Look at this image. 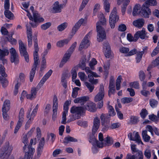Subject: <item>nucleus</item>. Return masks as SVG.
<instances>
[{
    "mask_svg": "<svg viewBox=\"0 0 159 159\" xmlns=\"http://www.w3.org/2000/svg\"><path fill=\"white\" fill-rule=\"evenodd\" d=\"M100 21L96 24L97 33V40L98 42L102 41L106 39V33L105 29L102 25H105L106 24V20L103 14H101L99 16Z\"/></svg>",
    "mask_w": 159,
    "mask_h": 159,
    "instance_id": "f257e3e1",
    "label": "nucleus"
},
{
    "mask_svg": "<svg viewBox=\"0 0 159 159\" xmlns=\"http://www.w3.org/2000/svg\"><path fill=\"white\" fill-rule=\"evenodd\" d=\"M52 72V71L51 70H49L42 78L37 87L32 88L31 90L30 94H28L26 95L27 99L32 100L36 97L37 91L42 86L44 83L50 76Z\"/></svg>",
    "mask_w": 159,
    "mask_h": 159,
    "instance_id": "f03ea898",
    "label": "nucleus"
},
{
    "mask_svg": "<svg viewBox=\"0 0 159 159\" xmlns=\"http://www.w3.org/2000/svg\"><path fill=\"white\" fill-rule=\"evenodd\" d=\"M100 121L98 117H95L93 120V125L92 129V133H90L88 134L89 137V142L92 144H96L98 147V145L99 144V142L95 138L94 135L97 130L98 129L100 125Z\"/></svg>",
    "mask_w": 159,
    "mask_h": 159,
    "instance_id": "7ed1b4c3",
    "label": "nucleus"
},
{
    "mask_svg": "<svg viewBox=\"0 0 159 159\" xmlns=\"http://www.w3.org/2000/svg\"><path fill=\"white\" fill-rule=\"evenodd\" d=\"M119 19V17L117 15L116 8L115 7L111 11L109 16V23L111 28H114L116 22Z\"/></svg>",
    "mask_w": 159,
    "mask_h": 159,
    "instance_id": "20e7f679",
    "label": "nucleus"
},
{
    "mask_svg": "<svg viewBox=\"0 0 159 159\" xmlns=\"http://www.w3.org/2000/svg\"><path fill=\"white\" fill-rule=\"evenodd\" d=\"M19 50L21 56L24 57L26 62H28L29 61V55L26 50V48L21 40L19 41Z\"/></svg>",
    "mask_w": 159,
    "mask_h": 159,
    "instance_id": "39448f33",
    "label": "nucleus"
},
{
    "mask_svg": "<svg viewBox=\"0 0 159 159\" xmlns=\"http://www.w3.org/2000/svg\"><path fill=\"white\" fill-rule=\"evenodd\" d=\"M33 20L30 22V24L33 28H36L42 22H43L44 19L43 18L41 17L39 14L36 12L33 13Z\"/></svg>",
    "mask_w": 159,
    "mask_h": 159,
    "instance_id": "423d86ee",
    "label": "nucleus"
},
{
    "mask_svg": "<svg viewBox=\"0 0 159 159\" xmlns=\"http://www.w3.org/2000/svg\"><path fill=\"white\" fill-rule=\"evenodd\" d=\"M34 63L33 65L37 66L38 61L39 60V55L38 52L39 51V48L38 44V41L37 36L34 38Z\"/></svg>",
    "mask_w": 159,
    "mask_h": 159,
    "instance_id": "0eeeda50",
    "label": "nucleus"
},
{
    "mask_svg": "<svg viewBox=\"0 0 159 159\" xmlns=\"http://www.w3.org/2000/svg\"><path fill=\"white\" fill-rule=\"evenodd\" d=\"M101 120V123L103 126V129L106 131L110 126V116L105 115L102 114L100 117Z\"/></svg>",
    "mask_w": 159,
    "mask_h": 159,
    "instance_id": "6e6552de",
    "label": "nucleus"
},
{
    "mask_svg": "<svg viewBox=\"0 0 159 159\" xmlns=\"http://www.w3.org/2000/svg\"><path fill=\"white\" fill-rule=\"evenodd\" d=\"M12 149V147L8 144L4 151H0V159H7L11 155Z\"/></svg>",
    "mask_w": 159,
    "mask_h": 159,
    "instance_id": "1a4fd4ad",
    "label": "nucleus"
},
{
    "mask_svg": "<svg viewBox=\"0 0 159 159\" xmlns=\"http://www.w3.org/2000/svg\"><path fill=\"white\" fill-rule=\"evenodd\" d=\"M92 31H90L84 37L81 43L79 50L81 51L84 48H86L89 45V39L92 34Z\"/></svg>",
    "mask_w": 159,
    "mask_h": 159,
    "instance_id": "9d476101",
    "label": "nucleus"
},
{
    "mask_svg": "<svg viewBox=\"0 0 159 159\" xmlns=\"http://www.w3.org/2000/svg\"><path fill=\"white\" fill-rule=\"evenodd\" d=\"M24 116V110L23 108H21L19 113V120L15 129V134H16L17 133L19 129L21 126L24 119L23 118Z\"/></svg>",
    "mask_w": 159,
    "mask_h": 159,
    "instance_id": "9b49d317",
    "label": "nucleus"
},
{
    "mask_svg": "<svg viewBox=\"0 0 159 159\" xmlns=\"http://www.w3.org/2000/svg\"><path fill=\"white\" fill-rule=\"evenodd\" d=\"M10 52L11 54V61L14 62L15 64H17L19 61L18 55L16 50L13 48L10 49Z\"/></svg>",
    "mask_w": 159,
    "mask_h": 159,
    "instance_id": "f8f14e48",
    "label": "nucleus"
},
{
    "mask_svg": "<svg viewBox=\"0 0 159 159\" xmlns=\"http://www.w3.org/2000/svg\"><path fill=\"white\" fill-rule=\"evenodd\" d=\"M113 143V141L111 138L109 136L104 139L102 142H99L98 145V147L99 148H102L104 147L112 145Z\"/></svg>",
    "mask_w": 159,
    "mask_h": 159,
    "instance_id": "ddd939ff",
    "label": "nucleus"
},
{
    "mask_svg": "<svg viewBox=\"0 0 159 159\" xmlns=\"http://www.w3.org/2000/svg\"><path fill=\"white\" fill-rule=\"evenodd\" d=\"M105 92L104 86L102 84H100L99 92L95 97V101L96 102L101 101L104 96Z\"/></svg>",
    "mask_w": 159,
    "mask_h": 159,
    "instance_id": "4468645a",
    "label": "nucleus"
},
{
    "mask_svg": "<svg viewBox=\"0 0 159 159\" xmlns=\"http://www.w3.org/2000/svg\"><path fill=\"white\" fill-rule=\"evenodd\" d=\"M140 11L141 16L145 18H148L149 15L151 13L150 9L148 6L144 5V4L142 5Z\"/></svg>",
    "mask_w": 159,
    "mask_h": 159,
    "instance_id": "2eb2a0df",
    "label": "nucleus"
},
{
    "mask_svg": "<svg viewBox=\"0 0 159 159\" xmlns=\"http://www.w3.org/2000/svg\"><path fill=\"white\" fill-rule=\"evenodd\" d=\"M134 38H136V40H138L140 38L141 39H143L148 38V36L147 35V33H146L145 29L143 28L142 30L137 32L134 34Z\"/></svg>",
    "mask_w": 159,
    "mask_h": 159,
    "instance_id": "dca6fc26",
    "label": "nucleus"
},
{
    "mask_svg": "<svg viewBox=\"0 0 159 159\" xmlns=\"http://www.w3.org/2000/svg\"><path fill=\"white\" fill-rule=\"evenodd\" d=\"M143 51H137L136 53V62L137 63L141 61L143 55V54H146L147 53V48L144 47L143 49Z\"/></svg>",
    "mask_w": 159,
    "mask_h": 159,
    "instance_id": "f3484780",
    "label": "nucleus"
},
{
    "mask_svg": "<svg viewBox=\"0 0 159 159\" xmlns=\"http://www.w3.org/2000/svg\"><path fill=\"white\" fill-rule=\"evenodd\" d=\"M117 4L120 5L122 2H124L122 7L121 12L123 15H124L126 10V7L130 2V0H117Z\"/></svg>",
    "mask_w": 159,
    "mask_h": 159,
    "instance_id": "a211bd4d",
    "label": "nucleus"
},
{
    "mask_svg": "<svg viewBox=\"0 0 159 159\" xmlns=\"http://www.w3.org/2000/svg\"><path fill=\"white\" fill-rule=\"evenodd\" d=\"M53 6V12L54 13H57L61 12V9L65 5L63 4L59 5V2L57 1L54 3Z\"/></svg>",
    "mask_w": 159,
    "mask_h": 159,
    "instance_id": "6ab92c4d",
    "label": "nucleus"
},
{
    "mask_svg": "<svg viewBox=\"0 0 159 159\" xmlns=\"http://www.w3.org/2000/svg\"><path fill=\"white\" fill-rule=\"evenodd\" d=\"M89 99L88 96H83L75 98L74 102L75 103H80L81 105H84Z\"/></svg>",
    "mask_w": 159,
    "mask_h": 159,
    "instance_id": "aec40b11",
    "label": "nucleus"
},
{
    "mask_svg": "<svg viewBox=\"0 0 159 159\" xmlns=\"http://www.w3.org/2000/svg\"><path fill=\"white\" fill-rule=\"evenodd\" d=\"M84 111V108L83 107L76 106L72 107L70 109V111L72 113L80 114L83 113Z\"/></svg>",
    "mask_w": 159,
    "mask_h": 159,
    "instance_id": "412c9836",
    "label": "nucleus"
},
{
    "mask_svg": "<svg viewBox=\"0 0 159 159\" xmlns=\"http://www.w3.org/2000/svg\"><path fill=\"white\" fill-rule=\"evenodd\" d=\"M33 140L32 139L30 140V145L28 146V151L26 152V154H29L28 158L29 159H31L32 158L33 153L34 152L35 149L34 148L31 147V146L33 144Z\"/></svg>",
    "mask_w": 159,
    "mask_h": 159,
    "instance_id": "4be33fe9",
    "label": "nucleus"
},
{
    "mask_svg": "<svg viewBox=\"0 0 159 159\" xmlns=\"http://www.w3.org/2000/svg\"><path fill=\"white\" fill-rule=\"evenodd\" d=\"M83 107L84 108V111L87 110L90 111L94 112L96 110V104L93 102L88 103L86 106Z\"/></svg>",
    "mask_w": 159,
    "mask_h": 159,
    "instance_id": "5701e85b",
    "label": "nucleus"
},
{
    "mask_svg": "<svg viewBox=\"0 0 159 159\" xmlns=\"http://www.w3.org/2000/svg\"><path fill=\"white\" fill-rule=\"evenodd\" d=\"M144 20L142 18H140L133 22V25L136 27L141 28L144 25Z\"/></svg>",
    "mask_w": 159,
    "mask_h": 159,
    "instance_id": "b1692460",
    "label": "nucleus"
},
{
    "mask_svg": "<svg viewBox=\"0 0 159 159\" xmlns=\"http://www.w3.org/2000/svg\"><path fill=\"white\" fill-rule=\"evenodd\" d=\"M71 54L67 52L65 54L59 65L60 67H62L65 63L69 59Z\"/></svg>",
    "mask_w": 159,
    "mask_h": 159,
    "instance_id": "393cba45",
    "label": "nucleus"
},
{
    "mask_svg": "<svg viewBox=\"0 0 159 159\" xmlns=\"http://www.w3.org/2000/svg\"><path fill=\"white\" fill-rule=\"evenodd\" d=\"M77 141L78 140L70 136H68L64 138L63 143L65 144L66 145L70 142H77Z\"/></svg>",
    "mask_w": 159,
    "mask_h": 159,
    "instance_id": "a878e982",
    "label": "nucleus"
},
{
    "mask_svg": "<svg viewBox=\"0 0 159 159\" xmlns=\"http://www.w3.org/2000/svg\"><path fill=\"white\" fill-rule=\"evenodd\" d=\"M140 5L139 4H137L135 5L133 10L132 14L133 16L137 15L140 12Z\"/></svg>",
    "mask_w": 159,
    "mask_h": 159,
    "instance_id": "bb28decb",
    "label": "nucleus"
},
{
    "mask_svg": "<svg viewBox=\"0 0 159 159\" xmlns=\"http://www.w3.org/2000/svg\"><path fill=\"white\" fill-rule=\"evenodd\" d=\"M37 66H35L33 65L32 66V68L30 71V82H32L33 80L34 75L35 73V70Z\"/></svg>",
    "mask_w": 159,
    "mask_h": 159,
    "instance_id": "cd10ccee",
    "label": "nucleus"
},
{
    "mask_svg": "<svg viewBox=\"0 0 159 159\" xmlns=\"http://www.w3.org/2000/svg\"><path fill=\"white\" fill-rule=\"evenodd\" d=\"M10 108V102L9 100H6L3 105L2 109H4V110H6L7 111H8Z\"/></svg>",
    "mask_w": 159,
    "mask_h": 159,
    "instance_id": "c85d7f7f",
    "label": "nucleus"
},
{
    "mask_svg": "<svg viewBox=\"0 0 159 159\" xmlns=\"http://www.w3.org/2000/svg\"><path fill=\"white\" fill-rule=\"evenodd\" d=\"M142 135L144 141L146 142L149 141L150 139V137L148 135L147 131L146 130H144L142 131Z\"/></svg>",
    "mask_w": 159,
    "mask_h": 159,
    "instance_id": "c756f323",
    "label": "nucleus"
},
{
    "mask_svg": "<svg viewBox=\"0 0 159 159\" xmlns=\"http://www.w3.org/2000/svg\"><path fill=\"white\" fill-rule=\"evenodd\" d=\"M157 4L156 0H147L143 4L148 7L149 5L155 6L157 5Z\"/></svg>",
    "mask_w": 159,
    "mask_h": 159,
    "instance_id": "7c9ffc66",
    "label": "nucleus"
},
{
    "mask_svg": "<svg viewBox=\"0 0 159 159\" xmlns=\"http://www.w3.org/2000/svg\"><path fill=\"white\" fill-rule=\"evenodd\" d=\"M103 1L104 9L106 12H109L110 11V5L108 1L107 0H103Z\"/></svg>",
    "mask_w": 159,
    "mask_h": 159,
    "instance_id": "2f4dec72",
    "label": "nucleus"
},
{
    "mask_svg": "<svg viewBox=\"0 0 159 159\" xmlns=\"http://www.w3.org/2000/svg\"><path fill=\"white\" fill-rule=\"evenodd\" d=\"M70 40L68 39H65L58 41L57 43V46L59 47H62L64 45L68 44Z\"/></svg>",
    "mask_w": 159,
    "mask_h": 159,
    "instance_id": "473e14b6",
    "label": "nucleus"
},
{
    "mask_svg": "<svg viewBox=\"0 0 159 159\" xmlns=\"http://www.w3.org/2000/svg\"><path fill=\"white\" fill-rule=\"evenodd\" d=\"M0 80L3 87H6L8 85V82L6 77L0 76Z\"/></svg>",
    "mask_w": 159,
    "mask_h": 159,
    "instance_id": "72a5a7b5",
    "label": "nucleus"
},
{
    "mask_svg": "<svg viewBox=\"0 0 159 159\" xmlns=\"http://www.w3.org/2000/svg\"><path fill=\"white\" fill-rule=\"evenodd\" d=\"M9 53V50L4 49L3 50L0 49V59H2L5 56H7Z\"/></svg>",
    "mask_w": 159,
    "mask_h": 159,
    "instance_id": "f704fd0d",
    "label": "nucleus"
},
{
    "mask_svg": "<svg viewBox=\"0 0 159 159\" xmlns=\"http://www.w3.org/2000/svg\"><path fill=\"white\" fill-rule=\"evenodd\" d=\"M88 78L89 79V81L92 84L96 85L98 83V80L97 79H94L91 75H88Z\"/></svg>",
    "mask_w": 159,
    "mask_h": 159,
    "instance_id": "c9c22d12",
    "label": "nucleus"
},
{
    "mask_svg": "<svg viewBox=\"0 0 159 159\" xmlns=\"http://www.w3.org/2000/svg\"><path fill=\"white\" fill-rule=\"evenodd\" d=\"M61 84L63 87L65 89H66L67 87V81L66 80V75L65 74H62L61 78Z\"/></svg>",
    "mask_w": 159,
    "mask_h": 159,
    "instance_id": "e433bc0d",
    "label": "nucleus"
},
{
    "mask_svg": "<svg viewBox=\"0 0 159 159\" xmlns=\"http://www.w3.org/2000/svg\"><path fill=\"white\" fill-rule=\"evenodd\" d=\"M4 14L6 17L9 19H12L14 16L13 14L8 10H5Z\"/></svg>",
    "mask_w": 159,
    "mask_h": 159,
    "instance_id": "4c0bfd02",
    "label": "nucleus"
},
{
    "mask_svg": "<svg viewBox=\"0 0 159 159\" xmlns=\"http://www.w3.org/2000/svg\"><path fill=\"white\" fill-rule=\"evenodd\" d=\"M5 69L2 64H0V74L1 75V76L6 77L7 76V75L6 74L5 71Z\"/></svg>",
    "mask_w": 159,
    "mask_h": 159,
    "instance_id": "58836bf2",
    "label": "nucleus"
},
{
    "mask_svg": "<svg viewBox=\"0 0 159 159\" xmlns=\"http://www.w3.org/2000/svg\"><path fill=\"white\" fill-rule=\"evenodd\" d=\"M86 56H84L82 60V61L79 64V67L83 70H84V68L86 67Z\"/></svg>",
    "mask_w": 159,
    "mask_h": 159,
    "instance_id": "ea45409f",
    "label": "nucleus"
},
{
    "mask_svg": "<svg viewBox=\"0 0 159 159\" xmlns=\"http://www.w3.org/2000/svg\"><path fill=\"white\" fill-rule=\"evenodd\" d=\"M67 26V24L66 22H64L58 25L57 27V29L59 31H62L64 30Z\"/></svg>",
    "mask_w": 159,
    "mask_h": 159,
    "instance_id": "a19ab883",
    "label": "nucleus"
},
{
    "mask_svg": "<svg viewBox=\"0 0 159 159\" xmlns=\"http://www.w3.org/2000/svg\"><path fill=\"white\" fill-rule=\"evenodd\" d=\"M133 98H124L121 99V102L123 104L128 103L132 102Z\"/></svg>",
    "mask_w": 159,
    "mask_h": 159,
    "instance_id": "79ce46f5",
    "label": "nucleus"
},
{
    "mask_svg": "<svg viewBox=\"0 0 159 159\" xmlns=\"http://www.w3.org/2000/svg\"><path fill=\"white\" fill-rule=\"evenodd\" d=\"M133 139L135 140H133L134 141H136L139 144L141 143L142 144H143V142L140 139V137L139 135L138 132L135 133L134 136L133 137Z\"/></svg>",
    "mask_w": 159,
    "mask_h": 159,
    "instance_id": "37998d69",
    "label": "nucleus"
},
{
    "mask_svg": "<svg viewBox=\"0 0 159 159\" xmlns=\"http://www.w3.org/2000/svg\"><path fill=\"white\" fill-rule=\"evenodd\" d=\"M80 88L78 87H75L73 89L72 97L74 98H75L77 96L78 94V91L80 90Z\"/></svg>",
    "mask_w": 159,
    "mask_h": 159,
    "instance_id": "c03bdc74",
    "label": "nucleus"
},
{
    "mask_svg": "<svg viewBox=\"0 0 159 159\" xmlns=\"http://www.w3.org/2000/svg\"><path fill=\"white\" fill-rule=\"evenodd\" d=\"M139 121L138 117L134 116H131L130 122L131 124H136Z\"/></svg>",
    "mask_w": 159,
    "mask_h": 159,
    "instance_id": "a18cd8bd",
    "label": "nucleus"
},
{
    "mask_svg": "<svg viewBox=\"0 0 159 159\" xmlns=\"http://www.w3.org/2000/svg\"><path fill=\"white\" fill-rule=\"evenodd\" d=\"M85 85L88 88L90 92H92L94 89V86L93 84L88 82H86L84 83Z\"/></svg>",
    "mask_w": 159,
    "mask_h": 159,
    "instance_id": "49530a36",
    "label": "nucleus"
},
{
    "mask_svg": "<svg viewBox=\"0 0 159 159\" xmlns=\"http://www.w3.org/2000/svg\"><path fill=\"white\" fill-rule=\"evenodd\" d=\"M108 109L109 114V115H107V116H113L116 114L112 106L108 105Z\"/></svg>",
    "mask_w": 159,
    "mask_h": 159,
    "instance_id": "de8ad7c7",
    "label": "nucleus"
},
{
    "mask_svg": "<svg viewBox=\"0 0 159 159\" xmlns=\"http://www.w3.org/2000/svg\"><path fill=\"white\" fill-rule=\"evenodd\" d=\"M43 148L38 147L37 154L35 156V158L38 159L40 157L42 153Z\"/></svg>",
    "mask_w": 159,
    "mask_h": 159,
    "instance_id": "09e8293b",
    "label": "nucleus"
},
{
    "mask_svg": "<svg viewBox=\"0 0 159 159\" xmlns=\"http://www.w3.org/2000/svg\"><path fill=\"white\" fill-rule=\"evenodd\" d=\"M158 103L157 101L154 99H151L149 100L150 105L152 108L156 107Z\"/></svg>",
    "mask_w": 159,
    "mask_h": 159,
    "instance_id": "8fccbe9b",
    "label": "nucleus"
},
{
    "mask_svg": "<svg viewBox=\"0 0 159 159\" xmlns=\"http://www.w3.org/2000/svg\"><path fill=\"white\" fill-rule=\"evenodd\" d=\"M25 25L26 28L27 36L32 35V30L30 26L28 25V23L26 24Z\"/></svg>",
    "mask_w": 159,
    "mask_h": 159,
    "instance_id": "3c124183",
    "label": "nucleus"
},
{
    "mask_svg": "<svg viewBox=\"0 0 159 159\" xmlns=\"http://www.w3.org/2000/svg\"><path fill=\"white\" fill-rule=\"evenodd\" d=\"M148 114V111L146 109H143L140 113L141 117L143 119H144Z\"/></svg>",
    "mask_w": 159,
    "mask_h": 159,
    "instance_id": "603ef678",
    "label": "nucleus"
},
{
    "mask_svg": "<svg viewBox=\"0 0 159 159\" xmlns=\"http://www.w3.org/2000/svg\"><path fill=\"white\" fill-rule=\"evenodd\" d=\"M58 100L56 96H54L53 100V109L57 110Z\"/></svg>",
    "mask_w": 159,
    "mask_h": 159,
    "instance_id": "864d4df0",
    "label": "nucleus"
},
{
    "mask_svg": "<svg viewBox=\"0 0 159 159\" xmlns=\"http://www.w3.org/2000/svg\"><path fill=\"white\" fill-rule=\"evenodd\" d=\"M148 116L149 119L153 121L157 122L159 121L157 116L154 114L149 115Z\"/></svg>",
    "mask_w": 159,
    "mask_h": 159,
    "instance_id": "5fc2aeb1",
    "label": "nucleus"
},
{
    "mask_svg": "<svg viewBox=\"0 0 159 159\" xmlns=\"http://www.w3.org/2000/svg\"><path fill=\"white\" fill-rule=\"evenodd\" d=\"M139 79L141 81H142L145 80L146 77V75L143 71L140 70L139 72Z\"/></svg>",
    "mask_w": 159,
    "mask_h": 159,
    "instance_id": "6e6d98bb",
    "label": "nucleus"
},
{
    "mask_svg": "<svg viewBox=\"0 0 159 159\" xmlns=\"http://www.w3.org/2000/svg\"><path fill=\"white\" fill-rule=\"evenodd\" d=\"M77 43L76 42H75L71 46L70 48L68 50L67 52L69 53L72 54L73 51H74L76 45Z\"/></svg>",
    "mask_w": 159,
    "mask_h": 159,
    "instance_id": "4d7b16f0",
    "label": "nucleus"
},
{
    "mask_svg": "<svg viewBox=\"0 0 159 159\" xmlns=\"http://www.w3.org/2000/svg\"><path fill=\"white\" fill-rule=\"evenodd\" d=\"M97 61L94 58H93L89 63V66L92 70H94L93 66L97 64Z\"/></svg>",
    "mask_w": 159,
    "mask_h": 159,
    "instance_id": "13d9d810",
    "label": "nucleus"
},
{
    "mask_svg": "<svg viewBox=\"0 0 159 159\" xmlns=\"http://www.w3.org/2000/svg\"><path fill=\"white\" fill-rule=\"evenodd\" d=\"M130 85L131 87L135 89H138L139 88V84L138 81L130 83Z\"/></svg>",
    "mask_w": 159,
    "mask_h": 159,
    "instance_id": "bf43d9fd",
    "label": "nucleus"
},
{
    "mask_svg": "<svg viewBox=\"0 0 159 159\" xmlns=\"http://www.w3.org/2000/svg\"><path fill=\"white\" fill-rule=\"evenodd\" d=\"M8 111H7L6 110H4L2 109V116L4 120H7L9 119V116L7 114V112Z\"/></svg>",
    "mask_w": 159,
    "mask_h": 159,
    "instance_id": "052dcab7",
    "label": "nucleus"
},
{
    "mask_svg": "<svg viewBox=\"0 0 159 159\" xmlns=\"http://www.w3.org/2000/svg\"><path fill=\"white\" fill-rule=\"evenodd\" d=\"M29 136L30 135L27 134H25L23 135L22 139V142L24 144H28L29 142L28 139L29 137Z\"/></svg>",
    "mask_w": 159,
    "mask_h": 159,
    "instance_id": "680f3d73",
    "label": "nucleus"
},
{
    "mask_svg": "<svg viewBox=\"0 0 159 159\" xmlns=\"http://www.w3.org/2000/svg\"><path fill=\"white\" fill-rule=\"evenodd\" d=\"M78 76L82 81H84L86 80L87 77L84 73L80 72L78 73Z\"/></svg>",
    "mask_w": 159,
    "mask_h": 159,
    "instance_id": "e2e57ef3",
    "label": "nucleus"
},
{
    "mask_svg": "<svg viewBox=\"0 0 159 159\" xmlns=\"http://www.w3.org/2000/svg\"><path fill=\"white\" fill-rule=\"evenodd\" d=\"M110 65V62L109 61H107L104 65V69L105 70V72L107 73L108 70L109 69Z\"/></svg>",
    "mask_w": 159,
    "mask_h": 159,
    "instance_id": "0e129e2a",
    "label": "nucleus"
},
{
    "mask_svg": "<svg viewBox=\"0 0 159 159\" xmlns=\"http://www.w3.org/2000/svg\"><path fill=\"white\" fill-rule=\"evenodd\" d=\"M51 25V24L50 22H47L45 23L41 26V28L43 30H46L49 27H50Z\"/></svg>",
    "mask_w": 159,
    "mask_h": 159,
    "instance_id": "69168bd1",
    "label": "nucleus"
},
{
    "mask_svg": "<svg viewBox=\"0 0 159 159\" xmlns=\"http://www.w3.org/2000/svg\"><path fill=\"white\" fill-rule=\"evenodd\" d=\"M114 82L115 79L114 77L112 76H111L110 78L108 88H110L111 87H115Z\"/></svg>",
    "mask_w": 159,
    "mask_h": 159,
    "instance_id": "338daca9",
    "label": "nucleus"
},
{
    "mask_svg": "<svg viewBox=\"0 0 159 159\" xmlns=\"http://www.w3.org/2000/svg\"><path fill=\"white\" fill-rule=\"evenodd\" d=\"M145 156L148 159H149L151 157V153L148 149L145 150L144 152Z\"/></svg>",
    "mask_w": 159,
    "mask_h": 159,
    "instance_id": "774afa93",
    "label": "nucleus"
}]
</instances>
